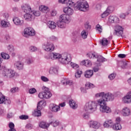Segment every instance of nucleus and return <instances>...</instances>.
Listing matches in <instances>:
<instances>
[{
	"label": "nucleus",
	"mask_w": 131,
	"mask_h": 131,
	"mask_svg": "<svg viewBox=\"0 0 131 131\" xmlns=\"http://www.w3.org/2000/svg\"><path fill=\"white\" fill-rule=\"evenodd\" d=\"M47 60H59L60 63L62 64H69L71 62V56L68 53H63L61 55L57 53H51L48 56H46Z\"/></svg>",
	"instance_id": "1"
},
{
	"label": "nucleus",
	"mask_w": 131,
	"mask_h": 131,
	"mask_svg": "<svg viewBox=\"0 0 131 131\" xmlns=\"http://www.w3.org/2000/svg\"><path fill=\"white\" fill-rule=\"evenodd\" d=\"M96 98H100V99H98L99 101H101L102 102H110L113 101L115 99V96L114 94L111 93L101 92L97 93L95 95Z\"/></svg>",
	"instance_id": "2"
},
{
	"label": "nucleus",
	"mask_w": 131,
	"mask_h": 131,
	"mask_svg": "<svg viewBox=\"0 0 131 131\" xmlns=\"http://www.w3.org/2000/svg\"><path fill=\"white\" fill-rule=\"evenodd\" d=\"M68 23H70V17L65 14L60 15L59 20L57 21V26L60 28H65L66 24Z\"/></svg>",
	"instance_id": "3"
},
{
	"label": "nucleus",
	"mask_w": 131,
	"mask_h": 131,
	"mask_svg": "<svg viewBox=\"0 0 131 131\" xmlns=\"http://www.w3.org/2000/svg\"><path fill=\"white\" fill-rule=\"evenodd\" d=\"M98 107V101H90L86 103L84 106V110L88 113H94L95 111H97Z\"/></svg>",
	"instance_id": "4"
},
{
	"label": "nucleus",
	"mask_w": 131,
	"mask_h": 131,
	"mask_svg": "<svg viewBox=\"0 0 131 131\" xmlns=\"http://www.w3.org/2000/svg\"><path fill=\"white\" fill-rule=\"evenodd\" d=\"M89 9V4L85 0H79L75 5V10L76 11H82L85 12Z\"/></svg>",
	"instance_id": "5"
},
{
	"label": "nucleus",
	"mask_w": 131,
	"mask_h": 131,
	"mask_svg": "<svg viewBox=\"0 0 131 131\" xmlns=\"http://www.w3.org/2000/svg\"><path fill=\"white\" fill-rule=\"evenodd\" d=\"M97 103L100 106V112H102V113H111V108L107 106V102L97 100Z\"/></svg>",
	"instance_id": "6"
},
{
	"label": "nucleus",
	"mask_w": 131,
	"mask_h": 131,
	"mask_svg": "<svg viewBox=\"0 0 131 131\" xmlns=\"http://www.w3.org/2000/svg\"><path fill=\"white\" fill-rule=\"evenodd\" d=\"M3 76L6 78H13L15 77L16 72L11 69L4 68L3 73Z\"/></svg>",
	"instance_id": "7"
},
{
	"label": "nucleus",
	"mask_w": 131,
	"mask_h": 131,
	"mask_svg": "<svg viewBox=\"0 0 131 131\" xmlns=\"http://www.w3.org/2000/svg\"><path fill=\"white\" fill-rule=\"evenodd\" d=\"M43 105H46V102H45V101H40L38 103L37 109L35 110L33 113V115L37 116V117L41 116V112H40V110L42 109Z\"/></svg>",
	"instance_id": "8"
},
{
	"label": "nucleus",
	"mask_w": 131,
	"mask_h": 131,
	"mask_svg": "<svg viewBox=\"0 0 131 131\" xmlns=\"http://www.w3.org/2000/svg\"><path fill=\"white\" fill-rule=\"evenodd\" d=\"M23 35L25 37L34 36V35H35V30H34V29L31 27L25 28L24 30Z\"/></svg>",
	"instance_id": "9"
},
{
	"label": "nucleus",
	"mask_w": 131,
	"mask_h": 131,
	"mask_svg": "<svg viewBox=\"0 0 131 131\" xmlns=\"http://www.w3.org/2000/svg\"><path fill=\"white\" fill-rule=\"evenodd\" d=\"M42 49L46 52H53L55 50V46L54 44L50 42H47L43 44Z\"/></svg>",
	"instance_id": "10"
},
{
	"label": "nucleus",
	"mask_w": 131,
	"mask_h": 131,
	"mask_svg": "<svg viewBox=\"0 0 131 131\" xmlns=\"http://www.w3.org/2000/svg\"><path fill=\"white\" fill-rule=\"evenodd\" d=\"M123 33V28L122 27L117 25L115 28V32L114 33V35L117 36H122Z\"/></svg>",
	"instance_id": "11"
},
{
	"label": "nucleus",
	"mask_w": 131,
	"mask_h": 131,
	"mask_svg": "<svg viewBox=\"0 0 131 131\" xmlns=\"http://www.w3.org/2000/svg\"><path fill=\"white\" fill-rule=\"evenodd\" d=\"M121 113L122 116L127 117V116H129L131 114L130 108L128 106H124L122 108Z\"/></svg>",
	"instance_id": "12"
},
{
	"label": "nucleus",
	"mask_w": 131,
	"mask_h": 131,
	"mask_svg": "<svg viewBox=\"0 0 131 131\" xmlns=\"http://www.w3.org/2000/svg\"><path fill=\"white\" fill-rule=\"evenodd\" d=\"M122 102L124 104H130L131 103V91L129 92L122 98Z\"/></svg>",
	"instance_id": "13"
},
{
	"label": "nucleus",
	"mask_w": 131,
	"mask_h": 131,
	"mask_svg": "<svg viewBox=\"0 0 131 131\" xmlns=\"http://www.w3.org/2000/svg\"><path fill=\"white\" fill-rule=\"evenodd\" d=\"M24 18L26 21L29 22L30 21H33L34 20V16L32 15V11L31 12H28L24 14Z\"/></svg>",
	"instance_id": "14"
},
{
	"label": "nucleus",
	"mask_w": 131,
	"mask_h": 131,
	"mask_svg": "<svg viewBox=\"0 0 131 131\" xmlns=\"http://www.w3.org/2000/svg\"><path fill=\"white\" fill-rule=\"evenodd\" d=\"M21 8L22 11H23V12L26 13L32 12V10H31V7H30V6L27 4H24L21 5Z\"/></svg>",
	"instance_id": "15"
},
{
	"label": "nucleus",
	"mask_w": 131,
	"mask_h": 131,
	"mask_svg": "<svg viewBox=\"0 0 131 131\" xmlns=\"http://www.w3.org/2000/svg\"><path fill=\"white\" fill-rule=\"evenodd\" d=\"M13 21L16 26H23L24 24V20L20 19L19 17H14L13 19Z\"/></svg>",
	"instance_id": "16"
},
{
	"label": "nucleus",
	"mask_w": 131,
	"mask_h": 131,
	"mask_svg": "<svg viewBox=\"0 0 131 131\" xmlns=\"http://www.w3.org/2000/svg\"><path fill=\"white\" fill-rule=\"evenodd\" d=\"M50 109L52 112H58V111H60L61 110V108H60V106L56 104H51L50 105Z\"/></svg>",
	"instance_id": "17"
},
{
	"label": "nucleus",
	"mask_w": 131,
	"mask_h": 131,
	"mask_svg": "<svg viewBox=\"0 0 131 131\" xmlns=\"http://www.w3.org/2000/svg\"><path fill=\"white\" fill-rule=\"evenodd\" d=\"M11 104V100L6 99V97L0 92V104Z\"/></svg>",
	"instance_id": "18"
},
{
	"label": "nucleus",
	"mask_w": 131,
	"mask_h": 131,
	"mask_svg": "<svg viewBox=\"0 0 131 131\" xmlns=\"http://www.w3.org/2000/svg\"><path fill=\"white\" fill-rule=\"evenodd\" d=\"M108 23H118L119 22V18L113 15H111L108 19Z\"/></svg>",
	"instance_id": "19"
},
{
	"label": "nucleus",
	"mask_w": 131,
	"mask_h": 131,
	"mask_svg": "<svg viewBox=\"0 0 131 131\" xmlns=\"http://www.w3.org/2000/svg\"><path fill=\"white\" fill-rule=\"evenodd\" d=\"M100 126L101 125L100 123L95 121H91L89 123L90 127H92V128L98 129L100 127Z\"/></svg>",
	"instance_id": "20"
},
{
	"label": "nucleus",
	"mask_w": 131,
	"mask_h": 131,
	"mask_svg": "<svg viewBox=\"0 0 131 131\" xmlns=\"http://www.w3.org/2000/svg\"><path fill=\"white\" fill-rule=\"evenodd\" d=\"M63 12L67 16H71V15H73L74 10L70 7H66L63 9Z\"/></svg>",
	"instance_id": "21"
},
{
	"label": "nucleus",
	"mask_w": 131,
	"mask_h": 131,
	"mask_svg": "<svg viewBox=\"0 0 131 131\" xmlns=\"http://www.w3.org/2000/svg\"><path fill=\"white\" fill-rule=\"evenodd\" d=\"M14 67L18 70H22L24 67V63L20 61H17L14 63Z\"/></svg>",
	"instance_id": "22"
},
{
	"label": "nucleus",
	"mask_w": 131,
	"mask_h": 131,
	"mask_svg": "<svg viewBox=\"0 0 131 131\" xmlns=\"http://www.w3.org/2000/svg\"><path fill=\"white\" fill-rule=\"evenodd\" d=\"M61 83L63 85H72L73 82L68 79H63L61 80Z\"/></svg>",
	"instance_id": "23"
},
{
	"label": "nucleus",
	"mask_w": 131,
	"mask_h": 131,
	"mask_svg": "<svg viewBox=\"0 0 131 131\" xmlns=\"http://www.w3.org/2000/svg\"><path fill=\"white\" fill-rule=\"evenodd\" d=\"M112 128L114 130H120L122 129V126H121V124L120 123H115L112 126Z\"/></svg>",
	"instance_id": "24"
},
{
	"label": "nucleus",
	"mask_w": 131,
	"mask_h": 131,
	"mask_svg": "<svg viewBox=\"0 0 131 131\" xmlns=\"http://www.w3.org/2000/svg\"><path fill=\"white\" fill-rule=\"evenodd\" d=\"M94 75V71L93 70H87L84 73V76L86 78H91Z\"/></svg>",
	"instance_id": "25"
},
{
	"label": "nucleus",
	"mask_w": 131,
	"mask_h": 131,
	"mask_svg": "<svg viewBox=\"0 0 131 131\" xmlns=\"http://www.w3.org/2000/svg\"><path fill=\"white\" fill-rule=\"evenodd\" d=\"M96 59H97V63H100V64H101V63H103L107 61V59L106 58L103 57V56L101 55H97V57H96Z\"/></svg>",
	"instance_id": "26"
},
{
	"label": "nucleus",
	"mask_w": 131,
	"mask_h": 131,
	"mask_svg": "<svg viewBox=\"0 0 131 131\" xmlns=\"http://www.w3.org/2000/svg\"><path fill=\"white\" fill-rule=\"evenodd\" d=\"M47 25L50 29H55L57 27L56 23L52 21H49L47 23Z\"/></svg>",
	"instance_id": "27"
},
{
	"label": "nucleus",
	"mask_w": 131,
	"mask_h": 131,
	"mask_svg": "<svg viewBox=\"0 0 131 131\" xmlns=\"http://www.w3.org/2000/svg\"><path fill=\"white\" fill-rule=\"evenodd\" d=\"M69 105L71 107V108H72V109H76L77 108V103H76V102L74 101V100L71 99L69 101Z\"/></svg>",
	"instance_id": "28"
},
{
	"label": "nucleus",
	"mask_w": 131,
	"mask_h": 131,
	"mask_svg": "<svg viewBox=\"0 0 131 131\" xmlns=\"http://www.w3.org/2000/svg\"><path fill=\"white\" fill-rule=\"evenodd\" d=\"M104 127H112L113 125V121L112 120H108L104 123Z\"/></svg>",
	"instance_id": "29"
},
{
	"label": "nucleus",
	"mask_w": 131,
	"mask_h": 131,
	"mask_svg": "<svg viewBox=\"0 0 131 131\" xmlns=\"http://www.w3.org/2000/svg\"><path fill=\"white\" fill-rule=\"evenodd\" d=\"M81 65H84L86 67H91L92 66V62L90 60H83L81 62Z\"/></svg>",
	"instance_id": "30"
},
{
	"label": "nucleus",
	"mask_w": 131,
	"mask_h": 131,
	"mask_svg": "<svg viewBox=\"0 0 131 131\" xmlns=\"http://www.w3.org/2000/svg\"><path fill=\"white\" fill-rule=\"evenodd\" d=\"M1 25L4 28H7V27H10V23L3 19L1 20Z\"/></svg>",
	"instance_id": "31"
},
{
	"label": "nucleus",
	"mask_w": 131,
	"mask_h": 131,
	"mask_svg": "<svg viewBox=\"0 0 131 131\" xmlns=\"http://www.w3.org/2000/svg\"><path fill=\"white\" fill-rule=\"evenodd\" d=\"M58 69L54 67H51L49 69V73L50 74H58Z\"/></svg>",
	"instance_id": "32"
},
{
	"label": "nucleus",
	"mask_w": 131,
	"mask_h": 131,
	"mask_svg": "<svg viewBox=\"0 0 131 131\" xmlns=\"http://www.w3.org/2000/svg\"><path fill=\"white\" fill-rule=\"evenodd\" d=\"M97 55L95 52H89L87 54V57L89 59H96Z\"/></svg>",
	"instance_id": "33"
},
{
	"label": "nucleus",
	"mask_w": 131,
	"mask_h": 131,
	"mask_svg": "<svg viewBox=\"0 0 131 131\" xmlns=\"http://www.w3.org/2000/svg\"><path fill=\"white\" fill-rule=\"evenodd\" d=\"M100 43L101 46L106 47V46H108V45H109V42H108V40L106 38H103L100 41Z\"/></svg>",
	"instance_id": "34"
},
{
	"label": "nucleus",
	"mask_w": 131,
	"mask_h": 131,
	"mask_svg": "<svg viewBox=\"0 0 131 131\" xmlns=\"http://www.w3.org/2000/svg\"><path fill=\"white\" fill-rule=\"evenodd\" d=\"M39 11H41V12H42L43 13H47V12H49V11H50L49 7L42 5L39 7Z\"/></svg>",
	"instance_id": "35"
},
{
	"label": "nucleus",
	"mask_w": 131,
	"mask_h": 131,
	"mask_svg": "<svg viewBox=\"0 0 131 131\" xmlns=\"http://www.w3.org/2000/svg\"><path fill=\"white\" fill-rule=\"evenodd\" d=\"M39 125L41 128H47L50 126V124L46 123V122L42 121L39 123Z\"/></svg>",
	"instance_id": "36"
},
{
	"label": "nucleus",
	"mask_w": 131,
	"mask_h": 131,
	"mask_svg": "<svg viewBox=\"0 0 131 131\" xmlns=\"http://www.w3.org/2000/svg\"><path fill=\"white\" fill-rule=\"evenodd\" d=\"M88 35H89V33L85 30H83L81 32V37H82V38H83V39H85L86 38H87Z\"/></svg>",
	"instance_id": "37"
},
{
	"label": "nucleus",
	"mask_w": 131,
	"mask_h": 131,
	"mask_svg": "<svg viewBox=\"0 0 131 131\" xmlns=\"http://www.w3.org/2000/svg\"><path fill=\"white\" fill-rule=\"evenodd\" d=\"M1 56L2 58L5 60H8V59H10V55H9L8 53L2 52L1 54Z\"/></svg>",
	"instance_id": "38"
},
{
	"label": "nucleus",
	"mask_w": 131,
	"mask_h": 131,
	"mask_svg": "<svg viewBox=\"0 0 131 131\" xmlns=\"http://www.w3.org/2000/svg\"><path fill=\"white\" fill-rule=\"evenodd\" d=\"M95 88V85L92 83L87 82L85 84V89L86 90H89L90 89H94Z\"/></svg>",
	"instance_id": "39"
},
{
	"label": "nucleus",
	"mask_w": 131,
	"mask_h": 131,
	"mask_svg": "<svg viewBox=\"0 0 131 131\" xmlns=\"http://www.w3.org/2000/svg\"><path fill=\"white\" fill-rule=\"evenodd\" d=\"M32 14L33 16H34V19H35V17H38L40 16V12L38 11L33 10L32 11Z\"/></svg>",
	"instance_id": "40"
},
{
	"label": "nucleus",
	"mask_w": 131,
	"mask_h": 131,
	"mask_svg": "<svg viewBox=\"0 0 131 131\" xmlns=\"http://www.w3.org/2000/svg\"><path fill=\"white\" fill-rule=\"evenodd\" d=\"M59 124L60 123H59V122L57 121V120L56 119H53V121L50 123V124H52L54 127H56V126H58V125H59Z\"/></svg>",
	"instance_id": "41"
},
{
	"label": "nucleus",
	"mask_w": 131,
	"mask_h": 131,
	"mask_svg": "<svg viewBox=\"0 0 131 131\" xmlns=\"http://www.w3.org/2000/svg\"><path fill=\"white\" fill-rule=\"evenodd\" d=\"M81 74H82V71L80 70H77L75 74V76L76 78H79V77L81 76Z\"/></svg>",
	"instance_id": "42"
},
{
	"label": "nucleus",
	"mask_w": 131,
	"mask_h": 131,
	"mask_svg": "<svg viewBox=\"0 0 131 131\" xmlns=\"http://www.w3.org/2000/svg\"><path fill=\"white\" fill-rule=\"evenodd\" d=\"M72 1V0H69L68 2L67 1V5L68 7H74V9H75V4Z\"/></svg>",
	"instance_id": "43"
},
{
	"label": "nucleus",
	"mask_w": 131,
	"mask_h": 131,
	"mask_svg": "<svg viewBox=\"0 0 131 131\" xmlns=\"http://www.w3.org/2000/svg\"><path fill=\"white\" fill-rule=\"evenodd\" d=\"M69 65H70L73 69H77L79 66H78V64L76 63H74V62H72L70 61Z\"/></svg>",
	"instance_id": "44"
},
{
	"label": "nucleus",
	"mask_w": 131,
	"mask_h": 131,
	"mask_svg": "<svg viewBox=\"0 0 131 131\" xmlns=\"http://www.w3.org/2000/svg\"><path fill=\"white\" fill-rule=\"evenodd\" d=\"M110 15L111 13H112L114 11V7L113 6H110L107 7L105 10Z\"/></svg>",
	"instance_id": "45"
},
{
	"label": "nucleus",
	"mask_w": 131,
	"mask_h": 131,
	"mask_svg": "<svg viewBox=\"0 0 131 131\" xmlns=\"http://www.w3.org/2000/svg\"><path fill=\"white\" fill-rule=\"evenodd\" d=\"M51 97H52V93H51V92L44 93L45 99H50Z\"/></svg>",
	"instance_id": "46"
},
{
	"label": "nucleus",
	"mask_w": 131,
	"mask_h": 131,
	"mask_svg": "<svg viewBox=\"0 0 131 131\" xmlns=\"http://www.w3.org/2000/svg\"><path fill=\"white\" fill-rule=\"evenodd\" d=\"M96 66L97 67H94L93 68V71L94 72H98V71H99V67L101 66V63H96Z\"/></svg>",
	"instance_id": "47"
},
{
	"label": "nucleus",
	"mask_w": 131,
	"mask_h": 131,
	"mask_svg": "<svg viewBox=\"0 0 131 131\" xmlns=\"http://www.w3.org/2000/svg\"><path fill=\"white\" fill-rule=\"evenodd\" d=\"M18 90L19 88H18V87H13L10 90V93H11V94H15V93L18 92Z\"/></svg>",
	"instance_id": "48"
},
{
	"label": "nucleus",
	"mask_w": 131,
	"mask_h": 131,
	"mask_svg": "<svg viewBox=\"0 0 131 131\" xmlns=\"http://www.w3.org/2000/svg\"><path fill=\"white\" fill-rule=\"evenodd\" d=\"M7 49L8 51H9L10 53H14V46L13 45H9L7 47Z\"/></svg>",
	"instance_id": "49"
},
{
	"label": "nucleus",
	"mask_w": 131,
	"mask_h": 131,
	"mask_svg": "<svg viewBox=\"0 0 131 131\" xmlns=\"http://www.w3.org/2000/svg\"><path fill=\"white\" fill-rule=\"evenodd\" d=\"M96 30L97 31H99V32L101 33L102 32V30H103V29H102V26L100 25H97L96 26Z\"/></svg>",
	"instance_id": "50"
},
{
	"label": "nucleus",
	"mask_w": 131,
	"mask_h": 131,
	"mask_svg": "<svg viewBox=\"0 0 131 131\" xmlns=\"http://www.w3.org/2000/svg\"><path fill=\"white\" fill-rule=\"evenodd\" d=\"M119 65L121 67V68H125V66L127 65V63L124 61H121L119 62Z\"/></svg>",
	"instance_id": "51"
},
{
	"label": "nucleus",
	"mask_w": 131,
	"mask_h": 131,
	"mask_svg": "<svg viewBox=\"0 0 131 131\" xmlns=\"http://www.w3.org/2000/svg\"><path fill=\"white\" fill-rule=\"evenodd\" d=\"M115 77H116V74H114V73L111 74L108 76V78L110 80H113V79H114Z\"/></svg>",
	"instance_id": "52"
},
{
	"label": "nucleus",
	"mask_w": 131,
	"mask_h": 131,
	"mask_svg": "<svg viewBox=\"0 0 131 131\" xmlns=\"http://www.w3.org/2000/svg\"><path fill=\"white\" fill-rule=\"evenodd\" d=\"M109 13H108L106 10L101 15V18H106L107 16H109Z\"/></svg>",
	"instance_id": "53"
},
{
	"label": "nucleus",
	"mask_w": 131,
	"mask_h": 131,
	"mask_svg": "<svg viewBox=\"0 0 131 131\" xmlns=\"http://www.w3.org/2000/svg\"><path fill=\"white\" fill-rule=\"evenodd\" d=\"M41 80L42 81H44V82H48V81H49V78H47V77L45 76H41Z\"/></svg>",
	"instance_id": "54"
},
{
	"label": "nucleus",
	"mask_w": 131,
	"mask_h": 131,
	"mask_svg": "<svg viewBox=\"0 0 131 131\" xmlns=\"http://www.w3.org/2000/svg\"><path fill=\"white\" fill-rule=\"evenodd\" d=\"M19 118L20 119H21L22 120H25L26 119H28L29 117L27 115H23L19 116Z\"/></svg>",
	"instance_id": "55"
},
{
	"label": "nucleus",
	"mask_w": 131,
	"mask_h": 131,
	"mask_svg": "<svg viewBox=\"0 0 131 131\" xmlns=\"http://www.w3.org/2000/svg\"><path fill=\"white\" fill-rule=\"evenodd\" d=\"M57 13L58 12L56 11V10H52L50 12L51 16H52V17H55V16L57 15Z\"/></svg>",
	"instance_id": "56"
},
{
	"label": "nucleus",
	"mask_w": 131,
	"mask_h": 131,
	"mask_svg": "<svg viewBox=\"0 0 131 131\" xmlns=\"http://www.w3.org/2000/svg\"><path fill=\"white\" fill-rule=\"evenodd\" d=\"M29 93L32 94H35V93H36V89L35 88H31L29 89Z\"/></svg>",
	"instance_id": "57"
},
{
	"label": "nucleus",
	"mask_w": 131,
	"mask_h": 131,
	"mask_svg": "<svg viewBox=\"0 0 131 131\" xmlns=\"http://www.w3.org/2000/svg\"><path fill=\"white\" fill-rule=\"evenodd\" d=\"M29 50L30 52H35V51H37V48L34 46H31L29 48Z\"/></svg>",
	"instance_id": "58"
},
{
	"label": "nucleus",
	"mask_w": 131,
	"mask_h": 131,
	"mask_svg": "<svg viewBox=\"0 0 131 131\" xmlns=\"http://www.w3.org/2000/svg\"><path fill=\"white\" fill-rule=\"evenodd\" d=\"M9 127L10 128V129H15V128H14V127H15V125L14 124V123L10 122L9 123Z\"/></svg>",
	"instance_id": "59"
},
{
	"label": "nucleus",
	"mask_w": 131,
	"mask_h": 131,
	"mask_svg": "<svg viewBox=\"0 0 131 131\" xmlns=\"http://www.w3.org/2000/svg\"><path fill=\"white\" fill-rule=\"evenodd\" d=\"M33 127V126L30 123H28L26 125V128H27V129H32Z\"/></svg>",
	"instance_id": "60"
},
{
	"label": "nucleus",
	"mask_w": 131,
	"mask_h": 131,
	"mask_svg": "<svg viewBox=\"0 0 131 131\" xmlns=\"http://www.w3.org/2000/svg\"><path fill=\"white\" fill-rule=\"evenodd\" d=\"M27 62L28 64H32L33 63V58H29L27 59Z\"/></svg>",
	"instance_id": "61"
},
{
	"label": "nucleus",
	"mask_w": 131,
	"mask_h": 131,
	"mask_svg": "<svg viewBox=\"0 0 131 131\" xmlns=\"http://www.w3.org/2000/svg\"><path fill=\"white\" fill-rule=\"evenodd\" d=\"M42 91H43V93H49L50 92V89L49 88L46 87V86H43L42 87Z\"/></svg>",
	"instance_id": "62"
},
{
	"label": "nucleus",
	"mask_w": 131,
	"mask_h": 131,
	"mask_svg": "<svg viewBox=\"0 0 131 131\" xmlns=\"http://www.w3.org/2000/svg\"><path fill=\"white\" fill-rule=\"evenodd\" d=\"M38 98H40V99H45V93L43 92L39 93Z\"/></svg>",
	"instance_id": "63"
},
{
	"label": "nucleus",
	"mask_w": 131,
	"mask_h": 131,
	"mask_svg": "<svg viewBox=\"0 0 131 131\" xmlns=\"http://www.w3.org/2000/svg\"><path fill=\"white\" fill-rule=\"evenodd\" d=\"M50 39H51V40H53V41H56L58 40V38H57L55 36H51L50 37Z\"/></svg>",
	"instance_id": "64"
}]
</instances>
